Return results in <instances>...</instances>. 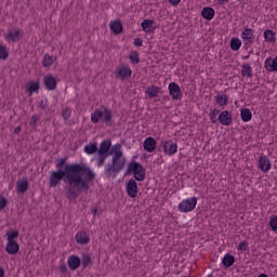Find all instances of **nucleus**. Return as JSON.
Returning <instances> with one entry per match:
<instances>
[{
	"label": "nucleus",
	"instance_id": "obj_1",
	"mask_svg": "<svg viewBox=\"0 0 277 277\" xmlns=\"http://www.w3.org/2000/svg\"><path fill=\"white\" fill-rule=\"evenodd\" d=\"M96 177L92 169L79 163L66 164L64 170L51 171L49 187H57L62 181L66 183L65 192L68 200H77L82 192L90 189V183Z\"/></svg>",
	"mask_w": 277,
	"mask_h": 277
},
{
	"label": "nucleus",
	"instance_id": "obj_2",
	"mask_svg": "<svg viewBox=\"0 0 277 277\" xmlns=\"http://www.w3.org/2000/svg\"><path fill=\"white\" fill-rule=\"evenodd\" d=\"M110 155H113V158L110 162L105 164L104 174L106 179H116L127 164V158H124L122 153V145L115 144L110 146Z\"/></svg>",
	"mask_w": 277,
	"mask_h": 277
},
{
	"label": "nucleus",
	"instance_id": "obj_3",
	"mask_svg": "<svg viewBox=\"0 0 277 277\" xmlns=\"http://www.w3.org/2000/svg\"><path fill=\"white\" fill-rule=\"evenodd\" d=\"M97 168H103L107 157L111 156V140H104L101 142L100 146L97 147Z\"/></svg>",
	"mask_w": 277,
	"mask_h": 277
},
{
	"label": "nucleus",
	"instance_id": "obj_4",
	"mask_svg": "<svg viewBox=\"0 0 277 277\" xmlns=\"http://www.w3.org/2000/svg\"><path fill=\"white\" fill-rule=\"evenodd\" d=\"M91 121L93 124H98V122H105L111 124V110L109 108H104V110L95 109L91 114Z\"/></svg>",
	"mask_w": 277,
	"mask_h": 277
},
{
	"label": "nucleus",
	"instance_id": "obj_5",
	"mask_svg": "<svg viewBox=\"0 0 277 277\" xmlns=\"http://www.w3.org/2000/svg\"><path fill=\"white\" fill-rule=\"evenodd\" d=\"M196 205H198V198L197 197H190L187 199L182 200L177 209L180 213H190V211H194L196 209Z\"/></svg>",
	"mask_w": 277,
	"mask_h": 277
},
{
	"label": "nucleus",
	"instance_id": "obj_6",
	"mask_svg": "<svg viewBox=\"0 0 277 277\" xmlns=\"http://www.w3.org/2000/svg\"><path fill=\"white\" fill-rule=\"evenodd\" d=\"M161 146L163 147L164 155H168L169 157L179 153V145L172 140L162 141Z\"/></svg>",
	"mask_w": 277,
	"mask_h": 277
},
{
	"label": "nucleus",
	"instance_id": "obj_7",
	"mask_svg": "<svg viewBox=\"0 0 277 277\" xmlns=\"http://www.w3.org/2000/svg\"><path fill=\"white\" fill-rule=\"evenodd\" d=\"M241 40L245 47H252V44H254V30L251 28H246L241 32Z\"/></svg>",
	"mask_w": 277,
	"mask_h": 277
},
{
	"label": "nucleus",
	"instance_id": "obj_8",
	"mask_svg": "<svg viewBox=\"0 0 277 277\" xmlns=\"http://www.w3.org/2000/svg\"><path fill=\"white\" fill-rule=\"evenodd\" d=\"M169 94L173 101H181V98H183V92L176 82H171L169 84Z\"/></svg>",
	"mask_w": 277,
	"mask_h": 277
},
{
	"label": "nucleus",
	"instance_id": "obj_9",
	"mask_svg": "<svg viewBox=\"0 0 277 277\" xmlns=\"http://www.w3.org/2000/svg\"><path fill=\"white\" fill-rule=\"evenodd\" d=\"M3 36L6 42H18L21 40V29L13 28L9 30L8 34H4Z\"/></svg>",
	"mask_w": 277,
	"mask_h": 277
},
{
	"label": "nucleus",
	"instance_id": "obj_10",
	"mask_svg": "<svg viewBox=\"0 0 277 277\" xmlns=\"http://www.w3.org/2000/svg\"><path fill=\"white\" fill-rule=\"evenodd\" d=\"M219 121L223 127H230L233 124V115L228 110H223L219 115Z\"/></svg>",
	"mask_w": 277,
	"mask_h": 277
},
{
	"label": "nucleus",
	"instance_id": "obj_11",
	"mask_svg": "<svg viewBox=\"0 0 277 277\" xmlns=\"http://www.w3.org/2000/svg\"><path fill=\"white\" fill-rule=\"evenodd\" d=\"M75 239L79 246H88L90 243V234L87 232H78Z\"/></svg>",
	"mask_w": 277,
	"mask_h": 277
},
{
	"label": "nucleus",
	"instance_id": "obj_12",
	"mask_svg": "<svg viewBox=\"0 0 277 277\" xmlns=\"http://www.w3.org/2000/svg\"><path fill=\"white\" fill-rule=\"evenodd\" d=\"M43 85L49 91H53L55 90V88H57V80H55V77H53V75H45L43 77Z\"/></svg>",
	"mask_w": 277,
	"mask_h": 277
},
{
	"label": "nucleus",
	"instance_id": "obj_13",
	"mask_svg": "<svg viewBox=\"0 0 277 277\" xmlns=\"http://www.w3.org/2000/svg\"><path fill=\"white\" fill-rule=\"evenodd\" d=\"M140 163L135 162V161H131L128 164V170L126 172V174H134V179L135 181H140Z\"/></svg>",
	"mask_w": 277,
	"mask_h": 277
},
{
	"label": "nucleus",
	"instance_id": "obj_14",
	"mask_svg": "<svg viewBox=\"0 0 277 277\" xmlns=\"http://www.w3.org/2000/svg\"><path fill=\"white\" fill-rule=\"evenodd\" d=\"M259 169L265 173H267L269 170H272V162L269 161V158H267V156L260 157Z\"/></svg>",
	"mask_w": 277,
	"mask_h": 277
},
{
	"label": "nucleus",
	"instance_id": "obj_15",
	"mask_svg": "<svg viewBox=\"0 0 277 277\" xmlns=\"http://www.w3.org/2000/svg\"><path fill=\"white\" fill-rule=\"evenodd\" d=\"M264 68H266L268 72H277V56L275 58H266L264 62Z\"/></svg>",
	"mask_w": 277,
	"mask_h": 277
},
{
	"label": "nucleus",
	"instance_id": "obj_16",
	"mask_svg": "<svg viewBox=\"0 0 277 277\" xmlns=\"http://www.w3.org/2000/svg\"><path fill=\"white\" fill-rule=\"evenodd\" d=\"M127 193L130 198H135V196H137V182H135V180L131 179L128 182Z\"/></svg>",
	"mask_w": 277,
	"mask_h": 277
},
{
	"label": "nucleus",
	"instance_id": "obj_17",
	"mask_svg": "<svg viewBox=\"0 0 277 277\" xmlns=\"http://www.w3.org/2000/svg\"><path fill=\"white\" fill-rule=\"evenodd\" d=\"M18 250H21V247L16 240H8L5 247V252H8V254H18Z\"/></svg>",
	"mask_w": 277,
	"mask_h": 277
},
{
	"label": "nucleus",
	"instance_id": "obj_18",
	"mask_svg": "<svg viewBox=\"0 0 277 277\" xmlns=\"http://www.w3.org/2000/svg\"><path fill=\"white\" fill-rule=\"evenodd\" d=\"M67 265L69 269L74 271L79 269V266L81 265V259L77 255H70L67 260Z\"/></svg>",
	"mask_w": 277,
	"mask_h": 277
},
{
	"label": "nucleus",
	"instance_id": "obj_19",
	"mask_svg": "<svg viewBox=\"0 0 277 277\" xmlns=\"http://www.w3.org/2000/svg\"><path fill=\"white\" fill-rule=\"evenodd\" d=\"M116 75L118 79H128V77H131V68L121 66L116 69Z\"/></svg>",
	"mask_w": 277,
	"mask_h": 277
},
{
	"label": "nucleus",
	"instance_id": "obj_20",
	"mask_svg": "<svg viewBox=\"0 0 277 277\" xmlns=\"http://www.w3.org/2000/svg\"><path fill=\"white\" fill-rule=\"evenodd\" d=\"M143 147L147 153H153L157 148V141L153 137H147L144 141Z\"/></svg>",
	"mask_w": 277,
	"mask_h": 277
},
{
	"label": "nucleus",
	"instance_id": "obj_21",
	"mask_svg": "<svg viewBox=\"0 0 277 277\" xmlns=\"http://www.w3.org/2000/svg\"><path fill=\"white\" fill-rule=\"evenodd\" d=\"M201 16L205 18V21H213L215 16V10L211 6H206L201 11Z\"/></svg>",
	"mask_w": 277,
	"mask_h": 277
},
{
	"label": "nucleus",
	"instance_id": "obj_22",
	"mask_svg": "<svg viewBox=\"0 0 277 277\" xmlns=\"http://www.w3.org/2000/svg\"><path fill=\"white\" fill-rule=\"evenodd\" d=\"M141 27L143 31H145L146 34H150L151 31H155V21L145 19L142 22Z\"/></svg>",
	"mask_w": 277,
	"mask_h": 277
},
{
	"label": "nucleus",
	"instance_id": "obj_23",
	"mask_svg": "<svg viewBox=\"0 0 277 277\" xmlns=\"http://www.w3.org/2000/svg\"><path fill=\"white\" fill-rule=\"evenodd\" d=\"M265 42L268 44H276V32L272 29H266L263 34Z\"/></svg>",
	"mask_w": 277,
	"mask_h": 277
},
{
	"label": "nucleus",
	"instance_id": "obj_24",
	"mask_svg": "<svg viewBox=\"0 0 277 277\" xmlns=\"http://www.w3.org/2000/svg\"><path fill=\"white\" fill-rule=\"evenodd\" d=\"M110 31L115 36L122 34V23H120V21H111L110 22Z\"/></svg>",
	"mask_w": 277,
	"mask_h": 277
},
{
	"label": "nucleus",
	"instance_id": "obj_25",
	"mask_svg": "<svg viewBox=\"0 0 277 277\" xmlns=\"http://www.w3.org/2000/svg\"><path fill=\"white\" fill-rule=\"evenodd\" d=\"M214 98L220 107H226L228 105V95L225 93H217Z\"/></svg>",
	"mask_w": 277,
	"mask_h": 277
},
{
	"label": "nucleus",
	"instance_id": "obj_26",
	"mask_svg": "<svg viewBox=\"0 0 277 277\" xmlns=\"http://www.w3.org/2000/svg\"><path fill=\"white\" fill-rule=\"evenodd\" d=\"M28 187H29V183L27 182V180H18L16 182L17 194H25V192H27Z\"/></svg>",
	"mask_w": 277,
	"mask_h": 277
},
{
	"label": "nucleus",
	"instance_id": "obj_27",
	"mask_svg": "<svg viewBox=\"0 0 277 277\" xmlns=\"http://www.w3.org/2000/svg\"><path fill=\"white\" fill-rule=\"evenodd\" d=\"M145 93L148 98H157V96H159V87L150 85L146 89Z\"/></svg>",
	"mask_w": 277,
	"mask_h": 277
},
{
	"label": "nucleus",
	"instance_id": "obj_28",
	"mask_svg": "<svg viewBox=\"0 0 277 277\" xmlns=\"http://www.w3.org/2000/svg\"><path fill=\"white\" fill-rule=\"evenodd\" d=\"M240 116L243 122H250V120H252V111L250 110V108L241 109Z\"/></svg>",
	"mask_w": 277,
	"mask_h": 277
},
{
	"label": "nucleus",
	"instance_id": "obj_29",
	"mask_svg": "<svg viewBox=\"0 0 277 277\" xmlns=\"http://www.w3.org/2000/svg\"><path fill=\"white\" fill-rule=\"evenodd\" d=\"M222 263L225 267H233V265H235V256L232 254H225Z\"/></svg>",
	"mask_w": 277,
	"mask_h": 277
},
{
	"label": "nucleus",
	"instance_id": "obj_30",
	"mask_svg": "<svg viewBox=\"0 0 277 277\" xmlns=\"http://www.w3.org/2000/svg\"><path fill=\"white\" fill-rule=\"evenodd\" d=\"M40 90V83L30 81L27 83V92H29L30 95L34 94V92H38Z\"/></svg>",
	"mask_w": 277,
	"mask_h": 277
},
{
	"label": "nucleus",
	"instance_id": "obj_31",
	"mask_svg": "<svg viewBox=\"0 0 277 277\" xmlns=\"http://www.w3.org/2000/svg\"><path fill=\"white\" fill-rule=\"evenodd\" d=\"M242 77H247L248 79H252V67L248 64L242 65L241 69Z\"/></svg>",
	"mask_w": 277,
	"mask_h": 277
},
{
	"label": "nucleus",
	"instance_id": "obj_32",
	"mask_svg": "<svg viewBox=\"0 0 277 277\" xmlns=\"http://www.w3.org/2000/svg\"><path fill=\"white\" fill-rule=\"evenodd\" d=\"M84 153L87 155H94V153H98V147L96 146V144H88L84 146Z\"/></svg>",
	"mask_w": 277,
	"mask_h": 277
},
{
	"label": "nucleus",
	"instance_id": "obj_33",
	"mask_svg": "<svg viewBox=\"0 0 277 277\" xmlns=\"http://www.w3.org/2000/svg\"><path fill=\"white\" fill-rule=\"evenodd\" d=\"M53 55H49V54H44L43 60H42V66L44 68L49 67V66H53Z\"/></svg>",
	"mask_w": 277,
	"mask_h": 277
},
{
	"label": "nucleus",
	"instance_id": "obj_34",
	"mask_svg": "<svg viewBox=\"0 0 277 277\" xmlns=\"http://www.w3.org/2000/svg\"><path fill=\"white\" fill-rule=\"evenodd\" d=\"M230 49L233 51H239L241 49V39L233 38L230 41Z\"/></svg>",
	"mask_w": 277,
	"mask_h": 277
},
{
	"label": "nucleus",
	"instance_id": "obj_35",
	"mask_svg": "<svg viewBox=\"0 0 277 277\" xmlns=\"http://www.w3.org/2000/svg\"><path fill=\"white\" fill-rule=\"evenodd\" d=\"M8 241H15L18 238V230H9L5 234Z\"/></svg>",
	"mask_w": 277,
	"mask_h": 277
},
{
	"label": "nucleus",
	"instance_id": "obj_36",
	"mask_svg": "<svg viewBox=\"0 0 277 277\" xmlns=\"http://www.w3.org/2000/svg\"><path fill=\"white\" fill-rule=\"evenodd\" d=\"M90 263H92V258H90V255L88 254H82V258L80 260V264L82 265V267L85 269V267H88Z\"/></svg>",
	"mask_w": 277,
	"mask_h": 277
},
{
	"label": "nucleus",
	"instance_id": "obj_37",
	"mask_svg": "<svg viewBox=\"0 0 277 277\" xmlns=\"http://www.w3.org/2000/svg\"><path fill=\"white\" fill-rule=\"evenodd\" d=\"M66 166H72V163H66V158H61L56 160L57 170H64Z\"/></svg>",
	"mask_w": 277,
	"mask_h": 277
},
{
	"label": "nucleus",
	"instance_id": "obj_38",
	"mask_svg": "<svg viewBox=\"0 0 277 277\" xmlns=\"http://www.w3.org/2000/svg\"><path fill=\"white\" fill-rule=\"evenodd\" d=\"M10 56V53H8V49L5 45L0 44V60H8Z\"/></svg>",
	"mask_w": 277,
	"mask_h": 277
},
{
	"label": "nucleus",
	"instance_id": "obj_39",
	"mask_svg": "<svg viewBox=\"0 0 277 277\" xmlns=\"http://www.w3.org/2000/svg\"><path fill=\"white\" fill-rule=\"evenodd\" d=\"M130 60L132 64H140V55L137 54V51L130 52Z\"/></svg>",
	"mask_w": 277,
	"mask_h": 277
},
{
	"label": "nucleus",
	"instance_id": "obj_40",
	"mask_svg": "<svg viewBox=\"0 0 277 277\" xmlns=\"http://www.w3.org/2000/svg\"><path fill=\"white\" fill-rule=\"evenodd\" d=\"M269 226H271L273 233L277 232V215H275L271 219Z\"/></svg>",
	"mask_w": 277,
	"mask_h": 277
},
{
	"label": "nucleus",
	"instance_id": "obj_41",
	"mask_svg": "<svg viewBox=\"0 0 277 277\" xmlns=\"http://www.w3.org/2000/svg\"><path fill=\"white\" fill-rule=\"evenodd\" d=\"M217 114H220V110L213 109L209 115L210 120H211V122H213V124H215V122H217Z\"/></svg>",
	"mask_w": 277,
	"mask_h": 277
},
{
	"label": "nucleus",
	"instance_id": "obj_42",
	"mask_svg": "<svg viewBox=\"0 0 277 277\" xmlns=\"http://www.w3.org/2000/svg\"><path fill=\"white\" fill-rule=\"evenodd\" d=\"M70 114H72V110L68 107H66L62 110V116H63L64 120H68V118H70Z\"/></svg>",
	"mask_w": 277,
	"mask_h": 277
},
{
	"label": "nucleus",
	"instance_id": "obj_43",
	"mask_svg": "<svg viewBox=\"0 0 277 277\" xmlns=\"http://www.w3.org/2000/svg\"><path fill=\"white\" fill-rule=\"evenodd\" d=\"M239 252H246L248 250V241L243 240L238 245Z\"/></svg>",
	"mask_w": 277,
	"mask_h": 277
},
{
	"label": "nucleus",
	"instance_id": "obj_44",
	"mask_svg": "<svg viewBox=\"0 0 277 277\" xmlns=\"http://www.w3.org/2000/svg\"><path fill=\"white\" fill-rule=\"evenodd\" d=\"M6 206L8 199H5L4 197H0V211H3V209H5Z\"/></svg>",
	"mask_w": 277,
	"mask_h": 277
},
{
	"label": "nucleus",
	"instance_id": "obj_45",
	"mask_svg": "<svg viewBox=\"0 0 277 277\" xmlns=\"http://www.w3.org/2000/svg\"><path fill=\"white\" fill-rule=\"evenodd\" d=\"M144 179H146V171L144 167L140 166V181H144Z\"/></svg>",
	"mask_w": 277,
	"mask_h": 277
},
{
	"label": "nucleus",
	"instance_id": "obj_46",
	"mask_svg": "<svg viewBox=\"0 0 277 277\" xmlns=\"http://www.w3.org/2000/svg\"><path fill=\"white\" fill-rule=\"evenodd\" d=\"M36 122H38V115H34L31 118H30V127H36Z\"/></svg>",
	"mask_w": 277,
	"mask_h": 277
},
{
	"label": "nucleus",
	"instance_id": "obj_47",
	"mask_svg": "<svg viewBox=\"0 0 277 277\" xmlns=\"http://www.w3.org/2000/svg\"><path fill=\"white\" fill-rule=\"evenodd\" d=\"M61 274H66V272H68V268L66 267V264H62L60 267H58Z\"/></svg>",
	"mask_w": 277,
	"mask_h": 277
},
{
	"label": "nucleus",
	"instance_id": "obj_48",
	"mask_svg": "<svg viewBox=\"0 0 277 277\" xmlns=\"http://www.w3.org/2000/svg\"><path fill=\"white\" fill-rule=\"evenodd\" d=\"M170 4L173 5V8H176V5H179V3H181V0H168Z\"/></svg>",
	"mask_w": 277,
	"mask_h": 277
},
{
	"label": "nucleus",
	"instance_id": "obj_49",
	"mask_svg": "<svg viewBox=\"0 0 277 277\" xmlns=\"http://www.w3.org/2000/svg\"><path fill=\"white\" fill-rule=\"evenodd\" d=\"M219 5H224V3H228V0H216Z\"/></svg>",
	"mask_w": 277,
	"mask_h": 277
},
{
	"label": "nucleus",
	"instance_id": "obj_50",
	"mask_svg": "<svg viewBox=\"0 0 277 277\" xmlns=\"http://www.w3.org/2000/svg\"><path fill=\"white\" fill-rule=\"evenodd\" d=\"M40 105H41V109H47V102L41 101Z\"/></svg>",
	"mask_w": 277,
	"mask_h": 277
},
{
	"label": "nucleus",
	"instance_id": "obj_51",
	"mask_svg": "<svg viewBox=\"0 0 277 277\" xmlns=\"http://www.w3.org/2000/svg\"><path fill=\"white\" fill-rule=\"evenodd\" d=\"M0 277H5V271H3V267H0Z\"/></svg>",
	"mask_w": 277,
	"mask_h": 277
},
{
	"label": "nucleus",
	"instance_id": "obj_52",
	"mask_svg": "<svg viewBox=\"0 0 277 277\" xmlns=\"http://www.w3.org/2000/svg\"><path fill=\"white\" fill-rule=\"evenodd\" d=\"M134 44H135V47H140V38H136V39L134 40Z\"/></svg>",
	"mask_w": 277,
	"mask_h": 277
},
{
	"label": "nucleus",
	"instance_id": "obj_53",
	"mask_svg": "<svg viewBox=\"0 0 277 277\" xmlns=\"http://www.w3.org/2000/svg\"><path fill=\"white\" fill-rule=\"evenodd\" d=\"M21 131H22L21 127L15 128V133H21Z\"/></svg>",
	"mask_w": 277,
	"mask_h": 277
},
{
	"label": "nucleus",
	"instance_id": "obj_54",
	"mask_svg": "<svg viewBox=\"0 0 277 277\" xmlns=\"http://www.w3.org/2000/svg\"><path fill=\"white\" fill-rule=\"evenodd\" d=\"M97 212H98V209H96V208H94V209L92 210L93 215H96Z\"/></svg>",
	"mask_w": 277,
	"mask_h": 277
}]
</instances>
